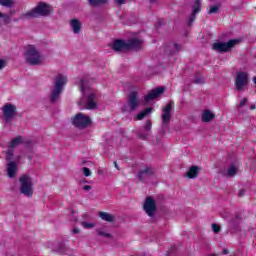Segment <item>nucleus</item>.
I'll use <instances>...</instances> for the list:
<instances>
[{"mask_svg":"<svg viewBox=\"0 0 256 256\" xmlns=\"http://www.w3.org/2000/svg\"><path fill=\"white\" fill-rule=\"evenodd\" d=\"M99 217L100 219H102L103 221H107L108 223H113V221H115V216L107 212H99Z\"/></svg>","mask_w":256,"mask_h":256,"instance_id":"23","label":"nucleus"},{"mask_svg":"<svg viewBox=\"0 0 256 256\" xmlns=\"http://www.w3.org/2000/svg\"><path fill=\"white\" fill-rule=\"evenodd\" d=\"M70 27L75 35L81 33V21H79V19L70 20Z\"/></svg>","mask_w":256,"mask_h":256,"instance_id":"20","label":"nucleus"},{"mask_svg":"<svg viewBox=\"0 0 256 256\" xmlns=\"http://www.w3.org/2000/svg\"><path fill=\"white\" fill-rule=\"evenodd\" d=\"M114 3L118 7H121V5H125V3H127V0H114Z\"/></svg>","mask_w":256,"mask_h":256,"instance_id":"39","label":"nucleus"},{"mask_svg":"<svg viewBox=\"0 0 256 256\" xmlns=\"http://www.w3.org/2000/svg\"><path fill=\"white\" fill-rule=\"evenodd\" d=\"M144 127L146 131H151V127H153L151 120H147Z\"/></svg>","mask_w":256,"mask_h":256,"instance_id":"38","label":"nucleus"},{"mask_svg":"<svg viewBox=\"0 0 256 256\" xmlns=\"http://www.w3.org/2000/svg\"><path fill=\"white\" fill-rule=\"evenodd\" d=\"M51 9L49 5L45 4V2H40L35 8L27 11L26 13L20 16V19H35L37 17H47Z\"/></svg>","mask_w":256,"mask_h":256,"instance_id":"1","label":"nucleus"},{"mask_svg":"<svg viewBox=\"0 0 256 256\" xmlns=\"http://www.w3.org/2000/svg\"><path fill=\"white\" fill-rule=\"evenodd\" d=\"M5 67V60L0 59V71Z\"/></svg>","mask_w":256,"mask_h":256,"instance_id":"42","label":"nucleus"},{"mask_svg":"<svg viewBox=\"0 0 256 256\" xmlns=\"http://www.w3.org/2000/svg\"><path fill=\"white\" fill-rule=\"evenodd\" d=\"M126 43L128 51H131V49L139 50L141 49V45H143V41L137 38L129 39Z\"/></svg>","mask_w":256,"mask_h":256,"instance_id":"18","label":"nucleus"},{"mask_svg":"<svg viewBox=\"0 0 256 256\" xmlns=\"http://www.w3.org/2000/svg\"><path fill=\"white\" fill-rule=\"evenodd\" d=\"M72 233H74L75 235H77V233H81V230L79 228H74L72 230Z\"/></svg>","mask_w":256,"mask_h":256,"instance_id":"43","label":"nucleus"},{"mask_svg":"<svg viewBox=\"0 0 256 256\" xmlns=\"http://www.w3.org/2000/svg\"><path fill=\"white\" fill-rule=\"evenodd\" d=\"M236 219H241V215L240 214H236Z\"/></svg>","mask_w":256,"mask_h":256,"instance_id":"50","label":"nucleus"},{"mask_svg":"<svg viewBox=\"0 0 256 256\" xmlns=\"http://www.w3.org/2000/svg\"><path fill=\"white\" fill-rule=\"evenodd\" d=\"M114 167L119 170V165L117 164V161H114Z\"/></svg>","mask_w":256,"mask_h":256,"instance_id":"48","label":"nucleus"},{"mask_svg":"<svg viewBox=\"0 0 256 256\" xmlns=\"http://www.w3.org/2000/svg\"><path fill=\"white\" fill-rule=\"evenodd\" d=\"M91 7H99V5H105L107 0H88Z\"/></svg>","mask_w":256,"mask_h":256,"instance_id":"27","label":"nucleus"},{"mask_svg":"<svg viewBox=\"0 0 256 256\" xmlns=\"http://www.w3.org/2000/svg\"><path fill=\"white\" fill-rule=\"evenodd\" d=\"M82 171H83L85 177H91V169L84 167V168H82Z\"/></svg>","mask_w":256,"mask_h":256,"instance_id":"36","label":"nucleus"},{"mask_svg":"<svg viewBox=\"0 0 256 256\" xmlns=\"http://www.w3.org/2000/svg\"><path fill=\"white\" fill-rule=\"evenodd\" d=\"M173 109V104L169 102L164 108L162 113V123L163 125H169L171 123V110Z\"/></svg>","mask_w":256,"mask_h":256,"instance_id":"13","label":"nucleus"},{"mask_svg":"<svg viewBox=\"0 0 256 256\" xmlns=\"http://www.w3.org/2000/svg\"><path fill=\"white\" fill-rule=\"evenodd\" d=\"M246 105H247V98H243L239 103V107H245Z\"/></svg>","mask_w":256,"mask_h":256,"instance_id":"41","label":"nucleus"},{"mask_svg":"<svg viewBox=\"0 0 256 256\" xmlns=\"http://www.w3.org/2000/svg\"><path fill=\"white\" fill-rule=\"evenodd\" d=\"M128 105L132 111H135L139 107V93L132 91L128 95Z\"/></svg>","mask_w":256,"mask_h":256,"instance_id":"11","label":"nucleus"},{"mask_svg":"<svg viewBox=\"0 0 256 256\" xmlns=\"http://www.w3.org/2000/svg\"><path fill=\"white\" fill-rule=\"evenodd\" d=\"M65 244H60L58 249H57V252L60 253V255H63V253H65Z\"/></svg>","mask_w":256,"mask_h":256,"instance_id":"37","label":"nucleus"},{"mask_svg":"<svg viewBox=\"0 0 256 256\" xmlns=\"http://www.w3.org/2000/svg\"><path fill=\"white\" fill-rule=\"evenodd\" d=\"M212 230L214 233H221V226H219L218 224H212Z\"/></svg>","mask_w":256,"mask_h":256,"instance_id":"33","label":"nucleus"},{"mask_svg":"<svg viewBox=\"0 0 256 256\" xmlns=\"http://www.w3.org/2000/svg\"><path fill=\"white\" fill-rule=\"evenodd\" d=\"M239 41V39H231L228 42H215L212 49L218 53H229L236 45H239Z\"/></svg>","mask_w":256,"mask_h":256,"instance_id":"5","label":"nucleus"},{"mask_svg":"<svg viewBox=\"0 0 256 256\" xmlns=\"http://www.w3.org/2000/svg\"><path fill=\"white\" fill-rule=\"evenodd\" d=\"M112 49L116 52L128 51L127 42L121 39H117L113 42Z\"/></svg>","mask_w":256,"mask_h":256,"instance_id":"17","label":"nucleus"},{"mask_svg":"<svg viewBox=\"0 0 256 256\" xmlns=\"http://www.w3.org/2000/svg\"><path fill=\"white\" fill-rule=\"evenodd\" d=\"M152 111H153V108L151 107L145 108L144 110H142L140 113L137 114L136 119L138 121H142V119H145V117H147V115L152 113Z\"/></svg>","mask_w":256,"mask_h":256,"instance_id":"24","label":"nucleus"},{"mask_svg":"<svg viewBox=\"0 0 256 256\" xmlns=\"http://www.w3.org/2000/svg\"><path fill=\"white\" fill-rule=\"evenodd\" d=\"M217 11H219V6L215 5V6H211L210 10H209V14L212 15L213 13H217Z\"/></svg>","mask_w":256,"mask_h":256,"instance_id":"35","label":"nucleus"},{"mask_svg":"<svg viewBox=\"0 0 256 256\" xmlns=\"http://www.w3.org/2000/svg\"><path fill=\"white\" fill-rule=\"evenodd\" d=\"M199 175V167L193 165L189 168V170L186 173V176L188 179H195Z\"/></svg>","mask_w":256,"mask_h":256,"instance_id":"22","label":"nucleus"},{"mask_svg":"<svg viewBox=\"0 0 256 256\" xmlns=\"http://www.w3.org/2000/svg\"><path fill=\"white\" fill-rule=\"evenodd\" d=\"M163 93H165V87H157L144 96V102L150 103V101H154V99L161 97Z\"/></svg>","mask_w":256,"mask_h":256,"instance_id":"9","label":"nucleus"},{"mask_svg":"<svg viewBox=\"0 0 256 256\" xmlns=\"http://www.w3.org/2000/svg\"><path fill=\"white\" fill-rule=\"evenodd\" d=\"M98 235H100V237H107L108 239L111 238V234L110 233H105L102 230H97Z\"/></svg>","mask_w":256,"mask_h":256,"instance_id":"34","label":"nucleus"},{"mask_svg":"<svg viewBox=\"0 0 256 256\" xmlns=\"http://www.w3.org/2000/svg\"><path fill=\"white\" fill-rule=\"evenodd\" d=\"M81 225L85 229H93V227H95V224L89 222H81Z\"/></svg>","mask_w":256,"mask_h":256,"instance_id":"31","label":"nucleus"},{"mask_svg":"<svg viewBox=\"0 0 256 256\" xmlns=\"http://www.w3.org/2000/svg\"><path fill=\"white\" fill-rule=\"evenodd\" d=\"M144 211L147 213L148 217H153V215H155V211H157V204L153 198H146L144 202Z\"/></svg>","mask_w":256,"mask_h":256,"instance_id":"10","label":"nucleus"},{"mask_svg":"<svg viewBox=\"0 0 256 256\" xmlns=\"http://www.w3.org/2000/svg\"><path fill=\"white\" fill-rule=\"evenodd\" d=\"M72 123L78 129H85L91 125V118L83 113H78L72 118Z\"/></svg>","mask_w":256,"mask_h":256,"instance_id":"7","label":"nucleus"},{"mask_svg":"<svg viewBox=\"0 0 256 256\" xmlns=\"http://www.w3.org/2000/svg\"><path fill=\"white\" fill-rule=\"evenodd\" d=\"M0 19H5L6 23H9V16L0 12Z\"/></svg>","mask_w":256,"mask_h":256,"instance_id":"40","label":"nucleus"},{"mask_svg":"<svg viewBox=\"0 0 256 256\" xmlns=\"http://www.w3.org/2000/svg\"><path fill=\"white\" fill-rule=\"evenodd\" d=\"M245 195V189L239 190V197H243Z\"/></svg>","mask_w":256,"mask_h":256,"instance_id":"45","label":"nucleus"},{"mask_svg":"<svg viewBox=\"0 0 256 256\" xmlns=\"http://www.w3.org/2000/svg\"><path fill=\"white\" fill-rule=\"evenodd\" d=\"M153 175H155V171L153 170V168L146 166V167H144L143 170H140L138 172L137 177H138L139 181H145L146 177H153Z\"/></svg>","mask_w":256,"mask_h":256,"instance_id":"15","label":"nucleus"},{"mask_svg":"<svg viewBox=\"0 0 256 256\" xmlns=\"http://www.w3.org/2000/svg\"><path fill=\"white\" fill-rule=\"evenodd\" d=\"M181 44L178 43H171L166 46L164 52L166 55H177L179 51H181Z\"/></svg>","mask_w":256,"mask_h":256,"instance_id":"16","label":"nucleus"},{"mask_svg":"<svg viewBox=\"0 0 256 256\" xmlns=\"http://www.w3.org/2000/svg\"><path fill=\"white\" fill-rule=\"evenodd\" d=\"M20 188L19 191L24 197H28L31 199L33 197V193L35 190L33 189V179L29 177V175L24 174L19 178Z\"/></svg>","mask_w":256,"mask_h":256,"instance_id":"3","label":"nucleus"},{"mask_svg":"<svg viewBox=\"0 0 256 256\" xmlns=\"http://www.w3.org/2000/svg\"><path fill=\"white\" fill-rule=\"evenodd\" d=\"M18 168H19V165L16 162L8 163L7 173H8V177H10V179H13V177H15V174L17 173Z\"/></svg>","mask_w":256,"mask_h":256,"instance_id":"19","label":"nucleus"},{"mask_svg":"<svg viewBox=\"0 0 256 256\" xmlns=\"http://www.w3.org/2000/svg\"><path fill=\"white\" fill-rule=\"evenodd\" d=\"M228 177H235L237 175V167L235 165H232L231 167L228 168L227 171Z\"/></svg>","mask_w":256,"mask_h":256,"instance_id":"29","label":"nucleus"},{"mask_svg":"<svg viewBox=\"0 0 256 256\" xmlns=\"http://www.w3.org/2000/svg\"><path fill=\"white\" fill-rule=\"evenodd\" d=\"M20 143H23V136H17L16 138L12 139L9 144V149H15L17 145H20Z\"/></svg>","mask_w":256,"mask_h":256,"instance_id":"25","label":"nucleus"},{"mask_svg":"<svg viewBox=\"0 0 256 256\" xmlns=\"http://www.w3.org/2000/svg\"><path fill=\"white\" fill-rule=\"evenodd\" d=\"M137 137H139V139H142V141H147V133L145 132H137Z\"/></svg>","mask_w":256,"mask_h":256,"instance_id":"32","label":"nucleus"},{"mask_svg":"<svg viewBox=\"0 0 256 256\" xmlns=\"http://www.w3.org/2000/svg\"><path fill=\"white\" fill-rule=\"evenodd\" d=\"M83 189H84V191H91V186H89V185H84V186H83Z\"/></svg>","mask_w":256,"mask_h":256,"instance_id":"44","label":"nucleus"},{"mask_svg":"<svg viewBox=\"0 0 256 256\" xmlns=\"http://www.w3.org/2000/svg\"><path fill=\"white\" fill-rule=\"evenodd\" d=\"M24 57L28 65H40L41 64V53L38 52L35 45H28L24 52Z\"/></svg>","mask_w":256,"mask_h":256,"instance_id":"4","label":"nucleus"},{"mask_svg":"<svg viewBox=\"0 0 256 256\" xmlns=\"http://www.w3.org/2000/svg\"><path fill=\"white\" fill-rule=\"evenodd\" d=\"M65 85H67V76L63 74L57 75L54 80V89L50 94V101L52 103H57V101H59L61 93H63V87H65Z\"/></svg>","mask_w":256,"mask_h":256,"instance_id":"2","label":"nucleus"},{"mask_svg":"<svg viewBox=\"0 0 256 256\" xmlns=\"http://www.w3.org/2000/svg\"><path fill=\"white\" fill-rule=\"evenodd\" d=\"M201 11V0H196L194 6L192 7V13L189 17L188 27H191L195 20L197 19V13Z\"/></svg>","mask_w":256,"mask_h":256,"instance_id":"12","label":"nucleus"},{"mask_svg":"<svg viewBox=\"0 0 256 256\" xmlns=\"http://www.w3.org/2000/svg\"><path fill=\"white\" fill-rule=\"evenodd\" d=\"M215 118V114L211 112V110H204L202 113V121L203 123H211Z\"/></svg>","mask_w":256,"mask_h":256,"instance_id":"21","label":"nucleus"},{"mask_svg":"<svg viewBox=\"0 0 256 256\" xmlns=\"http://www.w3.org/2000/svg\"><path fill=\"white\" fill-rule=\"evenodd\" d=\"M234 83L236 91H243V89L249 85V73L245 71L237 72Z\"/></svg>","mask_w":256,"mask_h":256,"instance_id":"6","label":"nucleus"},{"mask_svg":"<svg viewBox=\"0 0 256 256\" xmlns=\"http://www.w3.org/2000/svg\"><path fill=\"white\" fill-rule=\"evenodd\" d=\"M250 109H251V111L255 110V109H256L255 104L251 105V106H250Z\"/></svg>","mask_w":256,"mask_h":256,"instance_id":"49","label":"nucleus"},{"mask_svg":"<svg viewBox=\"0 0 256 256\" xmlns=\"http://www.w3.org/2000/svg\"><path fill=\"white\" fill-rule=\"evenodd\" d=\"M194 83L196 85H201L203 84V76L201 74H196L194 78Z\"/></svg>","mask_w":256,"mask_h":256,"instance_id":"30","label":"nucleus"},{"mask_svg":"<svg viewBox=\"0 0 256 256\" xmlns=\"http://www.w3.org/2000/svg\"><path fill=\"white\" fill-rule=\"evenodd\" d=\"M222 254H223V255H229V250L224 249V250L222 251Z\"/></svg>","mask_w":256,"mask_h":256,"instance_id":"46","label":"nucleus"},{"mask_svg":"<svg viewBox=\"0 0 256 256\" xmlns=\"http://www.w3.org/2000/svg\"><path fill=\"white\" fill-rule=\"evenodd\" d=\"M89 87H91V84L89 83V81L87 79L80 80V91H82V93H85V91H87V89H89Z\"/></svg>","mask_w":256,"mask_h":256,"instance_id":"26","label":"nucleus"},{"mask_svg":"<svg viewBox=\"0 0 256 256\" xmlns=\"http://www.w3.org/2000/svg\"><path fill=\"white\" fill-rule=\"evenodd\" d=\"M97 95L95 92H90L86 96V108L89 110L97 109V101H95Z\"/></svg>","mask_w":256,"mask_h":256,"instance_id":"14","label":"nucleus"},{"mask_svg":"<svg viewBox=\"0 0 256 256\" xmlns=\"http://www.w3.org/2000/svg\"><path fill=\"white\" fill-rule=\"evenodd\" d=\"M3 118L6 123L13 121L14 117L17 115V106L15 104L6 103L2 107Z\"/></svg>","mask_w":256,"mask_h":256,"instance_id":"8","label":"nucleus"},{"mask_svg":"<svg viewBox=\"0 0 256 256\" xmlns=\"http://www.w3.org/2000/svg\"><path fill=\"white\" fill-rule=\"evenodd\" d=\"M12 155H13V154H12L11 152H8V153H7V159H8V161L11 160V156H12Z\"/></svg>","mask_w":256,"mask_h":256,"instance_id":"47","label":"nucleus"},{"mask_svg":"<svg viewBox=\"0 0 256 256\" xmlns=\"http://www.w3.org/2000/svg\"><path fill=\"white\" fill-rule=\"evenodd\" d=\"M0 5L3 7H13V5H15V0H0Z\"/></svg>","mask_w":256,"mask_h":256,"instance_id":"28","label":"nucleus"}]
</instances>
